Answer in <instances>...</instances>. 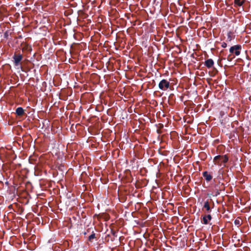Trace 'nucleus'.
Segmentation results:
<instances>
[{
  "label": "nucleus",
  "instance_id": "2",
  "mask_svg": "<svg viewBox=\"0 0 251 251\" xmlns=\"http://www.w3.org/2000/svg\"><path fill=\"white\" fill-rule=\"evenodd\" d=\"M23 58V56L21 53H16V52L14 53L13 59V63L15 66H18L19 65L21 66V70L23 72L25 71L23 70V67L21 66V61Z\"/></svg>",
  "mask_w": 251,
  "mask_h": 251
},
{
  "label": "nucleus",
  "instance_id": "4",
  "mask_svg": "<svg viewBox=\"0 0 251 251\" xmlns=\"http://www.w3.org/2000/svg\"><path fill=\"white\" fill-rule=\"evenodd\" d=\"M158 87L162 91H166L170 87V83L167 80L163 79L159 83Z\"/></svg>",
  "mask_w": 251,
  "mask_h": 251
},
{
  "label": "nucleus",
  "instance_id": "10",
  "mask_svg": "<svg viewBox=\"0 0 251 251\" xmlns=\"http://www.w3.org/2000/svg\"><path fill=\"white\" fill-rule=\"evenodd\" d=\"M16 114L19 116H22L24 114V110L21 107H18L16 110Z\"/></svg>",
  "mask_w": 251,
  "mask_h": 251
},
{
  "label": "nucleus",
  "instance_id": "14",
  "mask_svg": "<svg viewBox=\"0 0 251 251\" xmlns=\"http://www.w3.org/2000/svg\"><path fill=\"white\" fill-rule=\"evenodd\" d=\"M234 224L236 226H239L240 225V221L239 220H238V219H236L234 222Z\"/></svg>",
  "mask_w": 251,
  "mask_h": 251
},
{
  "label": "nucleus",
  "instance_id": "18",
  "mask_svg": "<svg viewBox=\"0 0 251 251\" xmlns=\"http://www.w3.org/2000/svg\"><path fill=\"white\" fill-rule=\"evenodd\" d=\"M220 194V193L219 192V191L217 190L216 194H215V196H217L218 195Z\"/></svg>",
  "mask_w": 251,
  "mask_h": 251
},
{
  "label": "nucleus",
  "instance_id": "5",
  "mask_svg": "<svg viewBox=\"0 0 251 251\" xmlns=\"http://www.w3.org/2000/svg\"><path fill=\"white\" fill-rule=\"evenodd\" d=\"M210 202L212 203V205H214V203L211 199L207 200L204 202L203 208H205L207 213H210L211 211V208L210 205Z\"/></svg>",
  "mask_w": 251,
  "mask_h": 251
},
{
  "label": "nucleus",
  "instance_id": "11",
  "mask_svg": "<svg viewBox=\"0 0 251 251\" xmlns=\"http://www.w3.org/2000/svg\"><path fill=\"white\" fill-rule=\"evenodd\" d=\"M245 0H234V5L238 6H241L244 4Z\"/></svg>",
  "mask_w": 251,
  "mask_h": 251
},
{
  "label": "nucleus",
  "instance_id": "19",
  "mask_svg": "<svg viewBox=\"0 0 251 251\" xmlns=\"http://www.w3.org/2000/svg\"><path fill=\"white\" fill-rule=\"evenodd\" d=\"M228 39H229V41H230V40H231V39L230 36V35H228Z\"/></svg>",
  "mask_w": 251,
  "mask_h": 251
},
{
  "label": "nucleus",
  "instance_id": "15",
  "mask_svg": "<svg viewBox=\"0 0 251 251\" xmlns=\"http://www.w3.org/2000/svg\"><path fill=\"white\" fill-rule=\"evenodd\" d=\"M9 36L8 32V31H6L4 33V38H8Z\"/></svg>",
  "mask_w": 251,
  "mask_h": 251
},
{
  "label": "nucleus",
  "instance_id": "13",
  "mask_svg": "<svg viewBox=\"0 0 251 251\" xmlns=\"http://www.w3.org/2000/svg\"><path fill=\"white\" fill-rule=\"evenodd\" d=\"M111 233L114 237H117V231L114 230H113V229H112L111 230Z\"/></svg>",
  "mask_w": 251,
  "mask_h": 251
},
{
  "label": "nucleus",
  "instance_id": "8",
  "mask_svg": "<svg viewBox=\"0 0 251 251\" xmlns=\"http://www.w3.org/2000/svg\"><path fill=\"white\" fill-rule=\"evenodd\" d=\"M205 66L208 69L212 68L214 65V61L212 59H208L204 62Z\"/></svg>",
  "mask_w": 251,
  "mask_h": 251
},
{
  "label": "nucleus",
  "instance_id": "16",
  "mask_svg": "<svg viewBox=\"0 0 251 251\" xmlns=\"http://www.w3.org/2000/svg\"><path fill=\"white\" fill-rule=\"evenodd\" d=\"M221 46H222L223 48H226V46H227V44H226V43H225V42H223V43H222V45H221Z\"/></svg>",
  "mask_w": 251,
  "mask_h": 251
},
{
  "label": "nucleus",
  "instance_id": "1",
  "mask_svg": "<svg viewBox=\"0 0 251 251\" xmlns=\"http://www.w3.org/2000/svg\"><path fill=\"white\" fill-rule=\"evenodd\" d=\"M241 49L242 46L240 45H236L231 47L229 49V52L230 54L228 55L227 60L230 61L233 58H234L235 56L232 57V55L233 54L235 56L239 55L241 53Z\"/></svg>",
  "mask_w": 251,
  "mask_h": 251
},
{
  "label": "nucleus",
  "instance_id": "3",
  "mask_svg": "<svg viewBox=\"0 0 251 251\" xmlns=\"http://www.w3.org/2000/svg\"><path fill=\"white\" fill-rule=\"evenodd\" d=\"M228 160V157L226 155L224 156L217 155L214 158V162L215 164L221 165V163H226Z\"/></svg>",
  "mask_w": 251,
  "mask_h": 251
},
{
  "label": "nucleus",
  "instance_id": "20",
  "mask_svg": "<svg viewBox=\"0 0 251 251\" xmlns=\"http://www.w3.org/2000/svg\"><path fill=\"white\" fill-rule=\"evenodd\" d=\"M19 38H22V35H20L19 37H18Z\"/></svg>",
  "mask_w": 251,
  "mask_h": 251
},
{
  "label": "nucleus",
  "instance_id": "7",
  "mask_svg": "<svg viewBox=\"0 0 251 251\" xmlns=\"http://www.w3.org/2000/svg\"><path fill=\"white\" fill-rule=\"evenodd\" d=\"M212 219V216L210 214H207L204 216L202 218L203 224L204 225L210 224L211 225V223H209L208 222V220H211Z\"/></svg>",
  "mask_w": 251,
  "mask_h": 251
},
{
  "label": "nucleus",
  "instance_id": "6",
  "mask_svg": "<svg viewBox=\"0 0 251 251\" xmlns=\"http://www.w3.org/2000/svg\"><path fill=\"white\" fill-rule=\"evenodd\" d=\"M21 46L22 47L23 51H27L30 52L32 50V47L30 45H29L24 42L22 43Z\"/></svg>",
  "mask_w": 251,
  "mask_h": 251
},
{
  "label": "nucleus",
  "instance_id": "17",
  "mask_svg": "<svg viewBox=\"0 0 251 251\" xmlns=\"http://www.w3.org/2000/svg\"><path fill=\"white\" fill-rule=\"evenodd\" d=\"M107 237H108V238L109 237V235H107L105 237V241H106L107 242H108V241H109V238H108V239H107Z\"/></svg>",
  "mask_w": 251,
  "mask_h": 251
},
{
  "label": "nucleus",
  "instance_id": "21",
  "mask_svg": "<svg viewBox=\"0 0 251 251\" xmlns=\"http://www.w3.org/2000/svg\"><path fill=\"white\" fill-rule=\"evenodd\" d=\"M111 241H114V239H111Z\"/></svg>",
  "mask_w": 251,
  "mask_h": 251
},
{
  "label": "nucleus",
  "instance_id": "9",
  "mask_svg": "<svg viewBox=\"0 0 251 251\" xmlns=\"http://www.w3.org/2000/svg\"><path fill=\"white\" fill-rule=\"evenodd\" d=\"M202 176L204 177L206 181L209 182L212 179V176L207 171L202 173Z\"/></svg>",
  "mask_w": 251,
  "mask_h": 251
},
{
  "label": "nucleus",
  "instance_id": "12",
  "mask_svg": "<svg viewBox=\"0 0 251 251\" xmlns=\"http://www.w3.org/2000/svg\"><path fill=\"white\" fill-rule=\"evenodd\" d=\"M96 238V234L94 232H93V233L88 237V240L90 242H92L93 240L94 239H95Z\"/></svg>",
  "mask_w": 251,
  "mask_h": 251
}]
</instances>
